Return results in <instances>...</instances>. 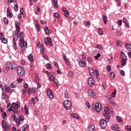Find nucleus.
<instances>
[{
  "mask_svg": "<svg viewBox=\"0 0 131 131\" xmlns=\"http://www.w3.org/2000/svg\"><path fill=\"white\" fill-rule=\"evenodd\" d=\"M14 121H15V122H16V123L19 125V124H21V122H20V119L17 118L15 120H14Z\"/></svg>",
  "mask_w": 131,
  "mask_h": 131,
  "instance_id": "obj_35",
  "label": "nucleus"
},
{
  "mask_svg": "<svg viewBox=\"0 0 131 131\" xmlns=\"http://www.w3.org/2000/svg\"><path fill=\"white\" fill-rule=\"evenodd\" d=\"M103 20L104 24H107V22H108V19H107V16H104L103 17Z\"/></svg>",
  "mask_w": 131,
  "mask_h": 131,
  "instance_id": "obj_28",
  "label": "nucleus"
},
{
  "mask_svg": "<svg viewBox=\"0 0 131 131\" xmlns=\"http://www.w3.org/2000/svg\"><path fill=\"white\" fill-rule=\"evenodd\" d=\"M115 95H116V90H114V92L112 94V97L115 98Z\"/></svg>",
  "mask_w": 131,
  "mask_h": 131,
  "instance_id": "obj_53",
  "label": "nucleus"
},
{
  "mask_svg": "<svg viewBox=\"0 0 131 131\" xmlns=\"http://www.w3.org/2000/svg\"><path fill=\"white\" fill-rule=\"evenodd\" d=\"M126 49L128 50V51H131V45L129 43H126L125 44Z\"/></svg>",
  "mask_w": 131,
  "mask_h": 131,
  "instance_id": "obj_25",
  "label": "nucleus"
},
{
  "mask_svg": "<svg viewBox=\"0 0 131 131\" xmlns=\"http://www.w3.org/2000/svg\"><path fill=\"white\" fill-rule=\"evenodd\" d=\"M47 94L49 99H54V95H53V93H52L51 89H48Z\"/></svg>",
  "mask_w": 131,
  "mask_h": 131,
  "instance_id": "obj_10",
  "label": "nucleus"
},
{
  "mask_svg": "<svg viewBox=\"0 0 131 131\" xmlns=\"http://www.w3.org/2000/svg\"><path fill=\"white\" fill-rule=\"evenodd\" d=\"M120 56L122 60H127V57H126V55L123 52H121Z\"/></svg>",
  "mask_w": 131,
  "mask_h": 131,
  "instance_id": "obj_17",
  "label": "nucleus"
},
{
  "mask_svg": "<svg viewBox=\"0 0 131 131\" xmlns=\"http://www.w3.org/2000/svg\"><path fill=\"white\" fill-rule=\"evenodd\" d=\"M107 125V123L106 121L104 119H102L100 121V126L102 128H105L106 126Z\"/></svg>",
  "mask_w": 131,
  "mask_h": 131,
  "instance_id": "obj_13",
  "label": "nucleus"
},
{
  "mask_svg": "<svg viewBox=\"0 0 131 131\" xmlns=\"http://www.w3.org/2000/svg\"><path fill=\"white\" fill-rule=\"evenodd\" d=\"M18 119H19V120L20 121H23V120H24V116H19Z\"/></svg>",
  "mask_w": 131,
  "mask_h": 131,
  "instance_id": "obj_47",
  "label": "nucleus"
},
{
  "mask_svg": "<svg viewBox=\"0 0 131 131\" xmlns=\"http://www.w3.org/2000/svg\"><path fill=\"white\" fill-rule=\"evenodd\" d=\"M12 129L13 131H21V130H17L16 127H12Z\"/></svg>",
  "mask_w": 131,
  "mask_h": 131,
  "instance_id": "obj_64",
  "label": "nucleus"
},
{
  "mask_svg": "<svg viewBox=\"0 0 131 131\" xmlns=\"http://www.w3.org/2000/svg\"><path fill=\"white\" fill-rule=\"evenodd\" d=\"M106 69L108 72H110L111 71V66H106Z\"/></svg>",
  "mask_w": 131,
  "mask_h": 131,
  "instance_id": "obj_50",
  "label": "nucleus"
},
{
  "mask_svg": "<svg viewBox=\"0 0 131 131\" xmlns=\"http://www.w3.org/2000/svg\"><path fill=\"white\" fill-rule=\"evenodd\" d=\"M49 80L54 81V80H55V78L53 77V76H50V77H49Z\"/></svg>",
  "mask_w": 131,
  "mask_h": 131,
  "instance_id": "obj_60",
  "label": "nucleus"
},
{
  "mask_svg": "<svg viewBox=\"0 0 131 131\" xmlns=\"http://www.w3.org/2000/svg\"><path fill=\"white\" fill-rule=\"evenodd\" d=\"M89 70V74L91 76H93L94 75V70H93L92 68H88Z\"/></svg>",
  "mask_w": 131,
  "mask_h": 131,
  "instance_id": "obj_24",
  "label": "nucleus"
},
{
  "mask_svg": "<svg viewBox=\"0 0 131 131\" xmlns=\"http://www.w3.org/2000/svg\"><path fill=\"white\" fill-rule=\"evenodd\" d=\"M107 101L108 102V103H110V104H111V105L114 106V107L116 106V103H115V102L112 100V97L107 98Z\"/></svg>",
  "mask_w": 131,
  "mask_h": 131,
  "instance_id": "obj_12",
  "label": "nucleus"
},
{
  "mask_svg": "<svg viewBox=\"0 0 131 131\" xmlns=\"http://www.w3.org/2000/svg\"><path fill=\"white\" fill-rule=\"evenodd\" d=\"M119 128L118 125H113L112 126V129H113V130H118Z\"/></svg>",
  "mask_w": 131,
  "mask_h": 131,
  "instance_id": "obj_23",
  "label": "nucleus"
},
{
  "mask_svg": "<svg viewBox=\"0 0 131 131\" xmlns=\"http://www.w3.org/2000/svg\"><path fill=\"white\" fill-rule=\"evenodd\" d=\"M88 94L90 97H92V98H96V94L94 93L92 90H89L88 91Z\"/></svg>",
  "mask_w": 131,
  "mask_h": 131,
  "instance_id": "obj_16",
  "label": "nucleus"
},
{
  "mask_svg": "<svg viewBox=\"0 0 131 131\" xmlns=\"http://www.w3.org/2000/svg\"><path fill=\"white\" fill-rule=\"evenodd\" d=\"M104 113L103 114V116L105 117V116H106L105 118L106 121L108 122L109 120H110V116L108 115V114H110L111 113V111L109 110V108L108 107H104Z\"/></svg>",
  "mask_w": 131,
  "mask_h": 131,
  "instance_id": "obj_4",
  "label": "nucleus"
},
{
  "mask_svg": "<svg viewBox=\"0 0 131 131\" xmlns=\"http://www.w3.org/2000/svg\"><path fill=\"white\" fill-rule=\"evenodd\" d=\"M20 107V104L13 102L12 103V106H10V108H9V111H13L14 114H17V115H18V110Z\"/></svg>",
  "mask_w": 131,
  "mask_h": 131,
  "instance_id": "obj_1",
  "label": "nucleus"
},
{
  "mask_svg": "<svg viewBox=\"0 0 131 131\" xmlns=\"http://www.w3.org/2000/svg\"><path fill=\"white\" fill-rule=\"evenodd\" d=\"M94 83L95 81L94 80V78L92 77L89 78L88 83L91 86H92V85H93V84H94Z\"/></svg>",
  "mask_w": 131,
  "mask_h": 131,
  "instance_id": "obj_15",
  "label": "nucleus"
},
{
  "mask_svg": "<svg viewBox=\"0 0 131 131\" xmlns=\"http://www.w3.org/2000/svg\"><path fill=\"white\" fill-rule=\"evenodd\" d=\"M64 15L65 17H68L69 16V11L67 10L66 12H64Z\"/></svg>",
  "mask_w": 131,
  "mask_h": 131,
  "instance_id": "obj_40",
  "label": "nucleus"
},
{
  "mask_svg": "<svg viewBox=\"0 0 131 131\" xmlns=\"http://www.w3.org/2000/svg\"><path fill=\"white\" fill-rule=\"evenodd\" d=\"M121 62L122 67H123V66H125V65L126 64V59L122 60H121Z\"/></svg>",
  "mask_w": 131,
  "mask_h": 131,
  "instance_id": "obj_26",
  "label": "nucleus"
},
{
  "mask_svg": "<svg viewBox=\"0 0 131 131\" xmlns=\"http://www.w3.org/2000/svg\"><path fill=\"white\" fill-rule=\"evenodd\" d=\"M84 24L87 26H90L91 25V22L90 21H84Z\"/></svg>",
  "mask_w": 131,
  "mask_h": 131,
  "instance_id": "obj_39",
  "label": "nucleus"
},
{
  "mask_svg": "<svg viewBox=\"0 0 131 131\" xmlns=\"http://www.w3.org/2000/svg\"><path fill=\"white\" fill-rule=\"evenodd\" d=\"M98 33L99 35H103L104 34L103 30L100 28H98Z\"/></svg>",
  "mask_w": 131,
  "mask_h": 131,
  "instance_id": "obj_32",
  "label": "nucleus"
},
{
  "mask_svg": "<svg viewBox=\"0 0 131 131\" xmlns=\"http://www.w3.org/2000/svg\"><path fill=\"white\" fill-rule=\"evenodd\" d=\"M44 30L45 31L46 34H50V32L49 31V28L48 27H45L44 28Z\"/></svg>",
  "mask_w": 131,
  "mask_h": 131,
  "instance_id": "obj_27",
  "label": "nucleus"
},
{
  "mask_svg": "<svg viewBox=\"0 0 131 131\" xmlns=\"http://www.w3.org/2000/svg\"><path fill=\"white\" fill-rule=\"evenodd\" d=\"M95 72L96 73V77H98V76H99V75H100V74L99 73V71H98L97 70H95Z\"/></svg>",
  "mask_w": 131,
  "mask_h": 131,
  "instance_id": "obj_58",
  "label": "nucleus"
},
{
  "mask_svg": "<svg viewBox=\"0 0 131 131\" xmlns=\"http://www.w3.org/2000/svg\"><path fill=\"white\" fill-rule=\"evenodd\" d=\"M17 68V64L16 63L13 62L11 63V62H7L6 64V68H5V72H8L9 70L10 69L11 70L16 69Z\"/></svg>",
  "mask_w": 131,
  "mask_h": 131,
  "instance_id": "obj_3",
  "label": "nucleus"
},
{
  "mask_svg": "<svg viewBox=\"0 0 131 131\" xmlns=\"http://www.w3.org/2000/svg\"><path fill=\"white\" fill-rule=\"evenodd\" d=\"M120 74L122 75L123 76H124L125 75V73H124V71L123 70H121L120 71Z\"/></svg>",
  "mask_w": 131,
  "mask_h": 131,
  "instance_id": "obj_59",
  "label": "nucleus"
},
{
  "mask_svg": "<svg viewBox=\"0 0 131 131\" xmlns=\"http://www.w3.org/2000/svg\"><path fill=\"white\" fill-rule=\"evenodd\" d=\"M43 58H44L47 61H49V57H48L46 55H43Z\"/></svg>",
  "mask_w": 131,
  "mask_h": 131,
  "instance_id": "obj_61",
  "label": "nucleus"
},
{
  "mask_svg": "<svg viewBox=\"0 0 131 131\" xmlns=\"http://www.w3.org/2000/svg\"><path fill=\"white\" fill-rule=\"evenodd\" d=\"M2 42H3V43H7L8 42V40H7V39L6 38H3L1 39Z\"/></svg>",
  "mask_w": 131,
  "mask_h": 131,
  "instance_id": "obj_34",
  "label": "nucleus"
},
{
  "mask_svg": "<svg viewBox=\"0 0 131 131\" xmlns=\"http://www.w3.org/2000/svg\"><path fill=\"white\" fill-rule=\"evenodd\" d=\"M4 24L7 25V24H8L9 23V20H8V18H4Z\"/></svg>",
  "mask_w": 131,
  "mask_h": 131,
  "instance_id": "obj_36",
  "label": "nucleus"
},
{
  "mask_svg": "<svg viewBox=\"0 0 131 131\" xmlns=\"http://www.w3.org/2000/svg\"><path fill=\"white\" fill-rule=\"evenodd\" d=\"M28 59L30 60V62H33V56H32V54H30L29 55Z\"/></svg>",
  "mask_w": 131,
  "mask_h": 131,
  "instance_id": "obj_29",
  "label": "nucleus"
},
{
  "mask_svg": "<svg viewBox=\"0 0 131 131\" xmlns=\"http://www.w3.org/2000/svg\"><path fill=\"white\" fill-rule=\"evenodd\" d=\"M53 16L55 17V18H59V13L55 12L53 14Z\"/></svg>",
  "mask_w": 131,
  "mask_h": 131,
  "instance_id": "obj_41",
  "label": "nucleus"
},
{
  "mask_svg": "<svg viewBox=\"0 0 131 131\" xmlns=\"http://www.w3.org/2000/svg\"><path fill=\"white\" fill-rule=\"evenodd\" d=\"M118 24L119 26H121V25H122V20L119 19L118 21Z\"/></svg>",
  "mask_w": 131,
  "mask_h": 131,
  "instance_id": "obj_46",
  "label": "nucleus"
},
{
  "mask_svg": "<svg viewBox=\"0 0 131 131\" xmlns=\"http://www.w3.org/2000/svg\"><path fill=\"white\" fill-rule=\"evenodd\" d=\"M17 73L19 75V76H22L24 75L25 71L24 69L22 67H18L17 68Z\"/></svg>",
  "mask_w": 131,
  "mask_h": 131,
  "instance_id": "obj_7",
  "label": "nucleus"
},
{
  "mask_svg": "<svg viewBox=\"0 0 131 131\" xmlns=\"http://www.w3.org/2000/svg\"><path fill=\"white\" fill-rule=\"evenodd\" d=\"M7 16H8V17H9V18H12V17H13V14H12L10 12V9H9V8H7Z\"/></svg>",
  "mask_w": 131,
  "mask_h": 131,
  "instance_id": "obj_21",
  "label": "nucleus"
},
{
  "mask_svg": "<svg viewBox=\"0 0 131 131\" xmlns=\"http://www.w3.org/2000/svg\"><path fill=\"white\" fill-rule=\"evenodd\" d=\"M4 88L5 89L6 92H7L8 93L10 92V90H11V88L10 86L5 85Z\"/></svg>",
  "mask_w": 131,
  "mask_h": 131,
  "instance_id": "obj_30",
  "label": "nucleus"
},
{
  "mask_svg": "<svg viewBox=\"0 0 131 131\" xmlns=\"http://www.w3.org/2000/svg\"><path fill=\"white\" fill-rule=\"evenodd\" d=\"M102 86L103 87L104 90H106L107 89V84L105 82L102 83Z\"/></svg>",
  "mask_w": 131,
  "mask_h": 131,
  "instance_id": "obj_49",
  "label": "nucleus"
},
{
  "mask_svg": "<svg viewBox=\"0 0 131 131\" xmlns=\"http://www.w3.org/2000/svg\"><path fill=\"white\" fill-rule=\"evenodd\" d=\"M117 121H118V122H120L122 121V119H121V118L120 117H117Z\"/></svg>",
  "mask_w": 131,
  "mask_h": 131,
  "instance_id": "obj_56",
  "label": "nucleus"
},
{
  "mask_svg": "<svg viewBox=\"0 0 131 131\" xmlns=\"http://www.w3.org/2000/svg\"><path fill=\"white\" fill-rule=\"evenodd\" d=\"M28 91V90H27V89H23L22 93L23 95H25V94H26Z\"/></svg>",
  "mask_w": 131,
  "mask_h": 131,
  "instance_id": "obj_42",
  "label": "nucleus"
},
{
  "mask_svg": "<svg viewBox=\"0 0 131 131\" xmlns=\"http://www.w3.org/2000/svg\"><path fill=\"white\" fill-rule=\"evenodd\" d=\"M101 109H102V106L100 103H97L93 108V111H96L97 113L101 112Z\"/></svg>",
  "mask_w": 131,
  "mask_h": 131,
  "instance_id": "obj_6",
  "label": "nucleus"
},
{
  "mask_svg": "<svg viewBox=\"0 0 131 131\" xmlns=\"http://www.w3.org/2000/svg\"><path fill=\"white\" fill-rule=\"evenodd\" d=\"M2 97H4V100H6H6H8V99H9V96L5 93V92H2Z\"/></svg>",
  "mask_w": 131,
  "mask_h": 131,
  "instance_id": "obj_22",
  "label": "nucleus"
},
{
  "mask_svg": "<svg viewBox=\"0 0 131 131\" xmlns=\"http://www.w3.org/2000/svg\"><path fill=\"white\" fill-rule=\"evenodd\" d=\"M54 82L55 83V84H56V85H59V82L58 81V80L57 79H54L53 80Z\"/></svg>",
  "mask_w": 131,
  "mask_h": 131,
  "instance_id": "obj_54",
  "label": "nucleus"
},
{
  "mask_svg": "<svg viewBox=\"0 0 131 131\" xmlns=\"http://www.w3.org/2000/svg\"><path fill=\"white\" fill-rule=\"evenodd\" d=\"M73 72L72 71H70L69 73V75L70 76V77H73Z\"/></svg>",
  "mask_w": 131,
  "mask_h": 131,
  "instance_id": "obj_44",
  "label": "nucleus"
},
{
  "mask_svg": "<svg viewBox=\"0 0 131 131\" xmlns=\"http://www.w3.org/2000/svg\"><path fill=\"white\" fill-rule=\"evenodd\" d=\"M19 45L21 48V51H23L25 50V48L27 46V42H20Z\"/></svg>",
  "mask_w": 131,
  "mask_h": 131,
  "instance_id": "obj_11",
  "label": "nucleus"
},
{
  "mask_svg": "<svg viewBox=\"0 0 131 131\" xmlns=\"http://www.w3.org/2000/svg\"><path fill=\"white\" fill-rule=\"evenodd\" d=\"M53 7L54 9H57L58 7V3H53Z\"/></svg>",
  "mask_w": 131,
  "mask_h": 131,
  "instance_id": "obj_43",
  "label": "nucleus"
},
{
  "mask_svg": "<svg viewBox=\"0 0 131 131\" xmlns=\"http://www.w3.org/2000/svg\"><path fill=\"white\" fill-rule=\"evenodd\" d=\"M87 60L90 64H93V59H92V58L88 57L87 58Z\"/></svg>",
  "mask_w": 131,
  "mask_h": 131,
  "instance_id": "obj_31",
  "label": "nucleus"
},
{
  "mask_svg": "<svg viewBox=\"0 0 131 131\" xmlns=\"http://www.w3.org/2000/svg\"><path fill=\"white\" fill-rule=\"evenodd\" d=\"M51 39L50 37H47L44 39V41L47 46H50V47H52Z\"/></svg>",
  "mask_w": 131,
  "mask_h": 131,
  "instance_id": "obj_9",
  "label": "nucleus"
},
{
  "mask_svg": "<svg viewBox=\"0 0 131 131\" xmlns=\"http://www.w3.org/2000/svg\"><path fill=\"white\" fill-rule=\"evenodd\" d=\"M18 4H15L14 6V10L15 11H16V12H17V11H18Z\"/></svg>",
  "mask_w": 131,
  "mask_h": 131,
  "instance_id": "obj_55",
  "label": "nucleus"
},
{
  "mask_svg": "<svg viewBox=\"0 0 131 131\" xmlns=\"http://www.w3.org/2000/svg\"><path fill=\"white\" fill-rule=\"evenodd\" d=\"M44 50H45V48H43V46L41 45L40 48V52L41 53V54H43Z\"/></svg>",
  "mask_w": 131,
  "mask_h": 131,
  "instance_id": "obj_48",
  "label": "nucleus"
},
{
  "mask_svg": "<svg viewBox=\"0 0 131 131\" xmlns=\"http://www.w3.org/2000/svg\"><path fill=\"white\" fill-rule=\"evenodd\" d=\"M19 36L20 37H21L20 39H19V41L20 42H25L24 41V32H20V31H19Z\"/></svg>",
  "mask_w": 131,
  "mask_h": 131,
  "instance_id": "obj_14",
  "label": "nucleus"
},
{
  "mask_svg": "<svg viewBox=\"0 0 131 131\" xmlns=\"http://www.w3.org/2000/svg\"><path fill=\"white\" fill-rule=\"evenodd\" d=\"M7 116V113L6 112H4L2 113V117L5 118Z\"/></svg>",
  "mask_w": 131,
  "mask_h": 131,
  "instance_id": "obj_63",
  "label": "nucleus"
},
{
  "mask_svg": "<svg viewBox=\"0 0 131 131\" xmlns=\"http://www.w3.org/2000/svg\"><path fill=\"white\" fill-rule=\"evenodd\" d=\"M15 28L16 32L13 34V42H16L18 40V34H19L20 30V26L18 24H15Z\"/></svg>",
  "mask_w": 131,
  "mask_h": 131,
  "instance_id": "obj_2",
  "label": "nucleus"
},
{
  "mask_svg": "<svg viewBox=\"0 0 131 131\" xmlns=\"http://www.w3.org/2000/svg\"><path fill=\"white\" fill-rule=\"evenodd\" d=\"M46 67L47 68H50V69H53V67H52V66L50 63H47L46 65Z\"/></svg>",
  "mask_w": 131,
  "mask_h": 131,
  "instance_id": "obj_38",
  "label": "nucleus"
},
{
  "mask_svg": "<svg viewBox=\"0 0 131 131\" xmlns=\"http://www.w3.org/2000/svg\"><path fill=\"white\" fill-rule=\"evenodd\" d=\"M17 81H19V82H22L23 81V79L21 78H18L17 79Z\"/></svg>",
  "mask_w": 131,
  "mask_h": 131,
  "instance_id": "obj_62",
  "label": "nucleus"
},
{
  "mask_svg": "<svg viewBox=\"0 0 131 131\" xmlns=\"http://www.w3.org/2000/svg\"><path fill=\"white\" fill-rule=\"evenodd\" d=\"M5 37V35L3 34V33H0V39H2V38H4Z\"/></svg>",
  "mask_w": 131,
  "mask_h": 131,
  "instance_id": "obj_57",
  "label": "nucleus"
},
{
  "mask_svg": "<svg viewBox=\"0 0 131 131\" xmlns=\"http://www.w3.org/2000/svg\"><path fill=\"white\" fill-rule=\"evenodd\" d=\"M86 64V63H85V62H83L82 60H80L79 61V66H80V67H84Z\"/></svg>",
  "mask_w": 131,
  "mask_h": 131,
  "instance_id": "obj_18",
  "label": "nucleus"
},
{
  "mask_svg": "<svg viewBox=\"0 0 131 131\" xmlns=\"http://www.w3.org/2000/svg\"><path fill=\"white\" fill-rule=\"evenodd\" d=\"M110 77H111V78H114V77H115V74H114V73H111Z\"/></svg>",
  "mask_w": 131,
  "mask_h": 131,
  "instance_id": "obj_37",
  "label": "nucleus"
},
{
  "mask_svg": "<svg viewBox=\"0 0 131 131\" xmlns=\"http://www.w3.org/2000/svg\"><path fill=\"white\" fill-rule=\"evenodd\" d=\"M63 106L66 110H70L71 109V106H72V103L70 100H65L63 102Z\"/></svg>",
  "mask_w": 131,
  "mask_h": 131,
  "instance_id": "obj_5",
  "label": "nucleus"
},
{
  "mask_svg": "<svg viewBox=\"0 0 131 131\" xmlns=\"http://www.w3.org/2000/svg\"><path fill=\"white\" fill-rule=\"evenodd\" d=\"M2 127L4 128L5 131H8L10 128H11V125H8L6 121L3 120L2 121Z\"/></svg>",
  "mask_w": 131,
  "mask_h": 131,
  "instance_id": "obj_8",
  "label": "nucleus"
},
{
  "mask_svg": "<svg viewBox=\"0 0 131 131\" xmlns=\"http://www.w3.org/2000/svg\"><path fill=\"white\" fill-rule=\"evenodd\" d=\"M28 94L29 96H31V89L29 88V89L28 90Z\"/></svg>",
  "mask_w": 131,
  "mask_h": 131,
  "instance_id": "obj_52",
  "label": "nucleus"
},
{
  "mask_svg": "<svg viewBox=\"0 0 131 131\" xmlns=\"http://www.w3.org/2000/svg\"><path fill=\"white\" fill-rule=\"evenodd\" d=\"M29 126L28 124H25L23 127V130H26V129L28 128Z\"/></svg>",
  "mask_w": 131,
  "mask_h": 131,
  "instance_id": "obj_33",
  "label": "nucleus"
},
{
  "mask_svg": "<svg viewBox=\"0 0 131 131\" xmlns=\"http://www.w3.org/2000/svg\"><path fill=\"white\" fill-rule=\"evenodd\" d=\"M35 81L36 84L38 83V81H39V78H38V77L36 76V78L35 79Z\"/></svg>",
  "mask_w": 131,
  "mask_h": 131,
  "instance_id": "obj_51",
  "label": "nucleus"
},
{
  "mask_svg": "<svg viewBox=\"0 0 131 131\" xmlns=\"http://www.w3.org/2000/svg\"><path fill=\"white\" fill-rule=\"evenodd\" d=\"M88 131H95V126L90 125L88 127Z\"/></svg>",
  "mask_w": 131,
  "mask_h": 131,
  "instance_id": "obj_19",
  "label": "nucleus"
},
{
  "mask_svg": "<svg viewBox=\"0 0 131 131\" xmlns=\"http://www.w3.org/2000/svg\"><path fill=\"white\" fill-rule=\"evenodd\" d=\"M71 116L73 118H77V119L80 118L77 114H71Z\"/></svg>",
  "mask_w": 131,
  "mask_h": 131,
  "instance_id": "obj_20",
  "label": "nucleus"
},
{
  "mask_svg": "<svg viewBox=\"0 0 131 131\" xmlns=\"http://www.w3.org/2000/svg\"><path fill=\"white\" fill-rule=\"evenodd\" d=\"M117 46H118V47H121V46H122V43H121V41H118L117 42Z\"/></svg>",
  "mask_w": 131,
  "mask_h": 131,
  "instance_id": "obj_45",
  "label": "nucleus"
}]
</instances>
